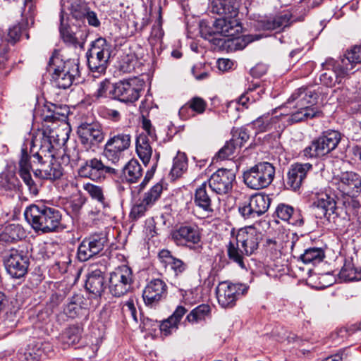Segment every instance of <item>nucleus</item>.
I'll list each match as a JSON object with an SVG mask.
<instances>
[{
	"mask_svg": "<svg viewBox=\"0 0 361 361\" xmlns=\"http://www.w3.org/2000/svg\"><path fill=\"white\" fill-rule=\"evenodd\" d=\"M200 29L201 36L203 38L213 42L215 44H219V42L221 41L218 37L219 32H216L213 24L212 26H210L205 21H202L200 23Z\"/></svg>",
	"mask_w": 361,
	"mask_h": 361,
	"instance_id": "50",
	"label": "nucleus"
},
{
	"mask_svg": "<svg viewBox=\"0 0 361 361\" xmlns=\"http://www.w3.org/2000/svg\"><path fill=\"white\" fill-rule=\"evenodd\" d=\"M142 175V169L137 160L130 159L123 169V176L128 183H136Z\"/></svg>",
	"mask_w": 361,
	"mask_h": 361,
	"instance_id": "38",
	"label": "nucleus"
},
{
	"mask_svg": "<svg viewBox=\"0 0 361 361\" xmlns=\"http://www.w3.org/2000/svg\"><path fill=\"white\" fill-rule=\"evenodd\" d=\"M106 288L105 277L101 270L96 269L88 274L85 288L90 293L94 296H101Z\"/></svg>",
	"mask_w": 361,
	"mask_h": 361,
	"instance_id": "30",
	"label": "nucleus"
},
{
	"mask_svg": "<svg viewBox=\"0 0 361 361\" xmlns=\"http://www.w3.org/2000/svg\"><path fill=\"white\" fill-rule=\"evenodd\" d=\"M49 71L54 85L60 89H68L80 77L78 59L63 60L59 54H54L49 61Z\"/></svg>",
	"mask_w": 361,
	"mask_h": 361,
	"instance_id": "4",
	"label": "nucleus"
},
{
	"mask_svg": "<svg viewBox=\"0 0 361 361\" xmlns=\"http://www.w3.org/2000/svg\"><path fill=\"white\" fill-rule=\"evenodd\" d=\"M317 209V215L319 218L329 216L334 213L336 202L334 198L327 194H322L317 200L314 202Z\"/></svg>",
	"mask_w": 361,
	"mask_h": 361,
	"instance_id": "35",
	"label": "nucleus"
},
{
	"mask_svg": "<svg viewBox=\"0 0 361 361\" xmlns=\"http://www.w3.org/2000/svg\"><path fill=\"white\" fill-rule=\"evenodd\" d=\"M142 128L146 131L147 135L152 140H157V135L155 133L154 127L152 125L150 120L144 116H142Z\"/></svg>",
	"mask_w": 361,
	"mask_h": 361,
	"instance_id": "61",
	"label": "nucleus"
},
{
	"mask_svg": "<svg viewBox=\"0 0 361 361\" xmlns=\"http://www.w3.org/2000/svg\"><path fill=\"white\" fill-rule=\"evenodd\" d=\"M82 303L83 298L80 295H75L64 308V312L68 317L75 318L80 314Z\"/></svg>",
	"mask_w": 361,
	"mask_h": 361,
	"instance_id": "47",
	"label": "nucleus"
},
{
	"mask_svg": "<svg viewBox=\"0 0 361 361\" xmlns=\"http://www.w3.org/2000/svg\"><path fill=\"white\" fill-rule=\"evenodd\" d=\"M167 295V286L159 279L151 280L145 286L142 298L145 304L149 307H155Z\"/></svg>",
	"mask_w": 361,
	"mask_h": 361,
	"instance_id": "20",
	"label": "nucleus"
},
{
	"mask_svg": "<svg viewBox=\"0 0 361 361\" xmlns=\"http://www.w3.org/2000/svg\"><path fill=\"white\" fill-rule=\"evenodd\" d=\"M317 99V92L311 87H301L295 90L286 103V106L291 109L288 121L294 123L320 117L322 112L315 106Z\"/></svg>",
	"mask_w": 361,
	"mask_h": 361,
	"instance_id": "2",
	"label": "nucleus"
},
{
	"mask_svg": "<svg viewBox=\"0 0 361 361\" xmlns=\"http://www.w3.org/2000/svg\"><path fill=\"white\" fill-rule=\"evenodd\" d=\"M25 8H28L29 13L28 16L27 14H25L26 21L23 20L21 23L13 25V26L10 27L8 30L6 39L11 44H15L17 42H18L20 37L23 36V33H25L26 39H29V35L27 33H25V32L28 26V20H30L31 21V23H33V18L35 15L34 6L32 5V7L30 8V1H28L27 6L26 5V2L25 1Z\"/></svg>",
	"mask_w": 361,
	"mask_h": 361,
	"instance_id": "28",
	"label": "nucleus"
},
{
	"mask_svg": "<svg viewBox=\"0 0 361 361\" xmlns=\"http://www.w3.org/2000/svg\"><path fill=\"white\" fill-rule=\"evenodd\" d=\"M275 176V168L269 162H260L243 173L245 185L251 189L260 190L268 187Z\"/></svg>",
	"mask_w": 361,
	"mask_h": 361,
	"instance_id": "7",
	"label": "nucleus"
},
{
	"mask_svg": "<svg viewBox=\"0 0 361 361\" xmlns=\"http://www.w3.org/2000/svg\"><path fill=\"white\" fill-rule=\"evenodd\" d=\"M158 257L165 268L169 267L173 271V276H171V283L176 284L188 268L186 262L173 256L169 250H161L158 254Z\"/></svg>",
	"mask_w": 361,
	"mask_h": 361,
	"instance_id": "21",
	"label": "nucleus"
},
{
	"mask_svg": "<svg viewBox=\"0 0 361 361\" xmlns=\"http://www.w3.org/2000/svg\"><path fill=\"white\" fill-rule=\"evenodd\" d=\"M54 130L45 129L39 131L32 137L30 152L32 154V163L39 166L33 169L34 175L42 179L56 180L63 175V169L59 164L53 161L54 144L56 142Z\"/></svg>",
	"mask_w": 361,
	"mask_h": 361,
	"instance_id": "1",
	"label": "nucleus"
},
{
	"mask_svg": "<svg viewBox=\"0 0 361 361\" xmlns=\"http://www.w3.org/2000/svg\"><path fill=\"white\" fill-rule=\"evenodd\" d=\"M341 139V135L338 131H324L303 149V155L307 158L325 156L336 148Z\"/></svg>",
	"mask_w": 361,
	"mask_h": 361,
	"instance_id": "8",
	"label": "nucleus"
},
{
	"mask_svg": "<svg viewBox=\"0 0 361 361\" xmlns=\"http://www.w3.org/2000/svg\"><path fill=\"white\" fill-rule=\"evenodd\" d=\"M133 282L132 269L127 265L118 267L110 273L109 292L114 297H121L133 289Z\"/></svg>",
	"mask_w": 361,
	"mask_h": 361,
	"instance_id": "10",
	"label": "nucleus"
},
{
	"mask_svg": "<svg viewBox=\"0 0 361 361\" xmlns=\"http://www.w3.org/2000/svg\"><path fill=\"white\" fill-rule=\"evenodd\" d=\"M263 93L264 89L261 88L258 82L250 84L246 91L239 97V103L243 106L254 103L261 98Z\"/></svg>",
	"mask_w": 361,
	"mask_h": 361,
	"instance_id": "39",
	"label": "nucleus"
},
{
	"mask_svg": "<svg viewBox=\"0 0 361 361\" xmlns=\"http://www.w3.org/2000/svg\"><path fill=\"white\" fill-rule=\"evenodd\" d=\"M150 207H152V206L147 205L142 198L140 202L133 207L130 216L133 219H137L142 216Z\"/></svg>",
	"mask_w": 361,
	"mask_h": 361,
	"instance_id": "56",
	"label": "nucleus"
},
{
	"mask_svg": "<svg viewBox=\"0 0 361 361\" xmlns=\"http://www.w3.org/2000/svg\"><path fill=\"white\" fill-rule=\"evenodd\" d=\"M210 307L206 304H202L193 309L186 317L189 323H197L204 320L210 312Z\"/></svg>",
	"mask_w": 361,
	"mask_h": 361,
	"instance_id": "49",
	"label": "nucleus"
},
{
	"mask_svg": "<svg viewBox=\"0 0 361 361\" xmlns=\"http://www.w3.org/2000/svg\"><path fill=\"white\" fill-rule=\"evenodd\" d=\"M247 290L248 286L244 283H231L228 281L220 282L216 289L218 302L223 308H232Z\"/></svg>",
	"mask_w": 361,
	"mask_h": 361,
	"instance_id": "12",
	"label": "nucleus"
},
{
	"mask_svg": "<svg viewBox=\"0 0 361 361\" xmlns=\"http://www.w3.org/2000/svg\"><path fill=\"white\" fill-rule=\"evenodd\" d=\"M4 263L7 273L14 279H20L27 272L29 259L23 251L10 250L4 257Z\"/></svg>",
	"mask_w": 361,
	"mask_h": 361,
	"instance_id": "16",
	"label": "nucleus"
},
{
	"mask_svg": "<svg viewBox=\"0 0 361 361\" xmlns=\"http://www.w3.org/2000/svg\"><path fill=\"white\" fill-rule=\"evenodd\" d=\"M213 25L219 35L229 37L238 36L243 28L238 18H220L213 22Z\"/></svg>",
	"mask_w": 361,
	"mask_h": 361,
	"instance_id": "25",
	"label": "nucleus"
},
{
	"mask_svg": "<svg viewBox=\"0 0 361 361\" xmlns=\"http://www.w3.org/2000/svg\"><path fill=\"white\" fill-rule=\"evenodd\" d=\"M82 189L94 200L99 202L104 208L109 207V204L104 195L103 188L90 183H85Z\"/></svg>",
	"mask_w": 361,
	"mask_h": 361,
	"instance_id": "43",
	"label": "nucleus"
},
{
	"mask_svg": "<svg viewBox=\"0 0 361 361\" xmlns=\"http://www.w3.org/2000/svg\"><path fill=\"white\" fill-rule=\"evenodd\" d=\"M188 103L195 114L204 113L207 107V102L199 97H192L188 101Z\"/></svg>",
	"mask_w": 361,
	"mask_h": 361,
	"instance_id": "57",
	"label": "nucleus"
},
{
	"mask_svg": "<svg viewBox=\"0 0 361 361\" xmlns=\"http://www.w3.org/2000/svg\"><path fill=\"white\" fill-rule=\"evenodd\" d=\"M111 46L106 39L99 37L92 42L86 53L87 66L94 78L104 74L111 54Z\"/></svg>",
	"mask_w": 361,
	"mask_h": 361,
	"instance_id": "6",
	"label": "nucleus"
},
{
	"mask_svg": "<svg viewBox=\"0 0 361 361\" xmlns=\"http://www.w3.org/2000/svg\"><path fill=\"white\" fill-rule=\"evenodd\" d=\"M163 191V185L161 183H156L143 195V199L147 205L152 207L159 199Z\"/></svg>",
	"mask_w": 361,
	"mask_h": 361,
	"instance_id": "51",
	"label": "nucleus"
},
{
	"mask_svg": "<svg viewBox=\"0 0 361 361\" xmlns=\"http://www.w3.org/2000/svg\"><path fill=\"white\" fill-rule=\"evenodd\" d=\"M238 148L231 140L226 142L225 145L218 152L217 156L221 159H228L232 156L235 149Z\"/></svg>",
	"mask_w": 361,
	"mask_h": 361,
	"instance_id": "58",
	"label": "nucleus"
},
{
	"mask_svg": "<svg viewBox=\"0 0 361 361\" xmlns=\"http://www.w3.org/2000/svg\"><path fill=\"white\" fill-rule=\"evenodd\" d=\"M267 71V67L263 63H258L255 67L251 68L250 74L254 78H261Z\"/></svg>",
	"mask_w": 361,
	"mask_h": 361,
	"instance_id": "62",
	"label": "nucleus"
},
{
	"mask_svg": "<svg viewBox=\"0 0 361 361\" xmlns=\"http://www.w3.org/2000/svg\"><path fill=\"white\" fill-rule=\"evenodd\" d=\"M275 213L277 217L288 222L290 224L299 226L303 224V219L300 211L295 210L292 206L279 204L276 209Z\"/></svg>",
	"mask_w": 361,
	"mask_h": 361,
	"instance_id": "31",
	"label": "nucleus"
},
{
	"mask_svg": "<svg viewBox=\"0 0 361 361\" xmlns=\"http://www.w3.org/2000/svg\"><path fill=\"white\" fill-rule=\"evenodd\" d=\"M82 332V327L80 325L70 326L63 333L62 339L68 345H74L80 341Z\"/></svg>",
	"mask_w": 361,
	"mask_h": 361,
	"instance_id": "46",
	"label": "nucleus"
},
{
	"mask_svg": "<svg viewBox=\"0 0 361 361\" xmlns=\"http://www.w3.org/2000/svg\"><path fill=\"white\" fill-rule=\"evenodd\" d=\"M325 257L324 251L320 247H309L306 249L303 254L300 256V259L305 264H317L321 262Z\"/></svg>",
	"mask_w": 361,
	"mask_h": 361,
	"instance_id": "44",
	"label": "nucleus"
},
{
	"mask_svg": "<svg viewBox=\"0 0 361 361\" xmlns=\"http://www.w3.org/2000/svg\"><path fill=\"white\" fill-rule=\"evenodd\" d=\"M290 16L288 14L264 18L258 22V27L264 30L282 29L288 25Z\"/></svg>",
	"mask_w": 361,
	"mask_h": 361,
	"instance_id": "36",
	"label": "nucleus"
},
{
	"mask_svg": "<svg viewBox=\"0 0 361 361\" xmlns=\"http://www.w3.org/2000/svg\"><path fill=\"white\" fill-rule=\"evenodd\" d=\"M26 221L38 233H49L57 230L61 224L59 209L43 204H32L24 212Z\"/></svg>",
	"mask_w": 361,
	"mask_h": 361,
	"instance_id": "3",
	"label": "nucleus"
},
{
	"mask_svg": "<svg viewBox=\"0 0 361 361\" xmlns=\"http://www.w3.org/2000/svg\"><path fill=\"white\" fill-rule=\"evenodd\" d=\"M48 111L50 112L49 115H47L44 117V121H53L55 120H59L60 116L65 117L66 113L68 111L66 106H57L54 104H51L50 106H48Z\"/></svg>",
	"mask_w": 361,
	"mask_h": 361,
	"instance_id": "52",
	"label": "nucleus"
},
{
	"mask_svg": "<svg viewBox=\"0 0 361 361\" xmlns=\"http://www.w3.org/2000/svg\"><path fill=\"white\" fill-rule=\"evenodd\" d=\"M136 152L142 163L146 166L149 162L152 155V148L147 135L141 134L137 137Z\"/></svg>",
	"mask_w": 361,
	"mask_h": 361,
	"instance_id": "37",
	"label": "nucleus"
},
{
	"mask_svg": "<svg viewBox=\"0 0 361 361\" xmlns=\"http://www.w3.org/2000/svg\"><path fill=\"white\" fill-rule=\"evenodd\" d=\"M235 174L232 170L219 169L208 179L209 188L217 195H226L231 192Z\"/></svg>",
	"mask_w": 361,
	"mask_h": 361,
	"instance_id": "15",
	"label": "nucleus"
},
{
	"mask_svg": "<svg viewBox=\"0 0 361 361\" xmlns=\"http://www.w3.org/2000/svg\"><path fill=\"white\" fill-rule=\"evenodd\" d=\"M312 169V165L310 163L292 164L287 173L286 186L295 191L298 190L303 184L307 173Z\"/></svg>",
	"mask_w": 361,
	"mask_h": 361,
	"instance_id": "23",
	"label": "nucleus"
},
{
	"mask_svg": "<svg viewBox=\"0 0 361 361\" xmlns=\"http://www.w3.org/2000/svg\"><path fill=\"white\" fill-rule=\"evenodd\" d=\"M340 276L345 281H360L361 267H355L350 262L345 263L340 271Z\"/></svg>",
	"mask_w": 361,
	"mask_h": 361,
	"instance_id": "48",
	"label": "nucleus"
},
{
	"mask_svg": "<svg viewBox=\"0 0 361 361\" xmlns=\"http://www.w3.org/2000/svg\"><path fill=\"white\" fill-rule=\"evenodd\" d=\"M132 135L129 130L116 128L109 133L104 145L103 155L112 164H117L123 158L131 145Z\"/></svg>",
	"mask_w": 361,
	"mask_h": 361,
	"instance_id": "5",
	"label": "nucleus"
},
{
	"mask_svg": "<svg viewBox=\"0 0 361 361\" xmlns=\"http://www.w3.org/2000/svg\"><path fill=\"white\" fill-rule=\"evenodd\" d=\"M61 25L59 32L63 42L69 47L83 48V45L88 35L87 27L84 26L81 30V34L78 36V32H75L73 27L68 25L63 24V16L62 13L60 16Z\"/></svg>",
	"mask_w": 361,
	"mask_h": 361,
	"instance_id": "24",
	"label": "nucleus"
},
{
	"mask_svg": "<svg viewBox=\"0 0 361 361\" xmlns=\"http://www.w3.org/2000/svg\"><path fill=\"white\" fill-rule=\"evenodd\" d=\"M250 135L246 128H241L236 130L231 140L238 147L240 148L249 140Z\"/></svg>",
	"mask_w": 361,
	"mask_h": 361,
	"instance_id": "53",
	"label": "nucleus"
},
{
	"mask_svg": "<svg viewBox=\"0 0 361 361\" xmlns=\"http://www.w3.org/2000/svg\"><path fill=\"white\" fill-rule=\"evenodd\" d=\"M322 66L326 71L320 75V81L326 87H331L336 83H341L343 79L348 75L338 63L333 59H327L322 63Z\"/></svg>",
	"mask_w": 361,
	"mask_h": 361,
	"instance_id": "22",
	"label": "nucleus"
},
{
	"mask_svg": "<svg viewBox=\"0 0 361 361\" xmlns=\"http://www.w3.org/2000/svg\"><path fill=\"white\" fill-rule=\"evenodd\" d=\"M159 329L161 334L167 336L177 330L178 325L169 317L161 323Z\"/></svg>",
	"mask_w": 361,
	"mask_h": 361,
	"instance_id": "59",
	"label": "nucleus"
},
{
	"mask_svg": "<svg viewBox=\"0 0 361 361\" xmlns=\"http://www.w3.org/2000/svg\"><path fill=\"white\" fill-rule=\"evenodd\" d=\"M178 114L180 118L183 120H187L195 115L191 110V107L188 102L179 109Z\"/></svg>",
	"mask_w": 361,
	"mask_h": 361,
	"instance_id": "64",
	"label": "nucleus"
},
{
	"mask_svg": "<svg viewBox=\"0 0 361 361\" xmlns=\"http://www.w3.org/2000/svg\"><path fill=\"white\" fill-rule=\"evenodd\" d=\"M334 180L343 194L354 197L361 193V176L359 173L351 171L341 172Z\"/></svg>",
	"mask_w": 361,
	"mask_h": 361,
	"instance_id": "17",
	"label": "nucleus"
},
{
	"mask_svg": "<svg viewBox=\"0 0 361 361\" xmlns=\"http://www.w3.org/2000/svg\"><path fill=\"white\" fill-rule=\"evenodd\" d=\"M361 63V45H355L348 49L338 64L348 74L357 64Z\"/></svg>",
	"mask_w": 361,
	"mask_h": 361,
	"instance_id": "33",
	"label": "nucleus"
},
{
	"mask_svg": "<svg viewBox=\"0 0 361 361\" xmlns=\"http://www.w3.org/2000/svg\"><path fill=\"white\" fill-rule=\"evenodd\" d=\"M107 241L106 235L102 233L85 238L78 247V259L84 262L93 258L104 250Z\"/></svg>",
	"mask_w": 361,
	"mask_h": 361,
	"instance_id": "13",
	"label": "nucleus"
},
{
	"mask_svg": "<svg viewBox=\"0 0 361 361\" xmlns=\"http://www.w3.org/2000/svg\"><path fill=\"white\" fill-rule=\"evenodd\" d=\"M188 169V159L185 153L178 152L173 158L170 175L173 178H180Z\"/></svg>",
	"mask_w": 361,
	"mask_h": 361,
	"instance_id": "42",
	"label": "nucleus"
},
{
	"mask_svg": "<svg viewBox=\"0 0 361 361\" xmlns=\"http://www.w3.org/2000/svg\"><path fill=\"white\" fill-rule=\"evenodd\" d=\"M141 90L142 85L139 83L137 79L130 78L114 83L111 92L112 99L127 104L137 101L140 97V92Z\"/></svg>",
	"mask_w": 361,
	"mask_h": 361,
	"instance_id": "14",
	"label": "nucleus"
},
{
	"mask_svg": "<svg viewBox=\"0 0 361 361\" xmlns=\"http://www.w3.org/2000/svg\"><path fill=\"white\" fill-rule=\"evenodd\" d=\"M20 186L16 174L11 171H4L0 175V187L5 190L16 191Z\"/></svg>",
	"mask_w": 361,
	"mask_h": 361,
	"instance_id": "45",
	"label": "nucleus"
},
{
	"mask_svg": "<svg viewBox=\"0 0 361 361\" xmlns=\"http://www.w3.org/2000/svg\"><path fill=\"white\" fill-rule=\"evenodd\" d=\"M262 233L254 227L249 226L238 230L235 241L244 250L246 256H250L257 250L262 240Z\"/></svg>",
	"mask_w": 361,
	"mask_h": 361,
	"instance_id": "19",
	"label": "nucleus"
},
{
	"mask_svg": "<svg viewBox=\"0 0 361 361\" xmlns=\"http://www.w3.org/2000/svg\"><path fill=\"white\" fill-rule=\"evenodd\" d=\"M265 251L271 258H277L281 254V244L276 240L268 238L264 244Z\"/></svg>",
	"mask_w": 361,
	"mask_h": 361,
	"instance_id": "55",
	"label": "nucleus"
},
{
	"mask_svg": "<svg viewBox=\"0 0 361 361\" xmlns=\"http://www.w3.org/2000/svg\"><path fill=\"white\" fill-rule=\"evenodd\" d=\"M26 237V231L21 225L18 224H11L5 226L0 233V242L14 243L25 239Z\"/></svg>",
	"mask_w": 361,
	"mask_h": 361,
	"instance_id": "32",
	"label": "nucleus"
},
{
	"mask_svg": "<svg viewBox=\"0 0 361 361\" xmlns=\"http://www.w3.org/2000/svg\"><path fill=\"white\" fill-rule=\"evenodd\" d=\"M114 87V84H111L109 80H104L101 82L94 94L97 99L102 97H110L112 99L111 90Z\"/></svg>",
	"mask_w": 361,
	"mask_h": 361,
	"instance_id": "54",
	"label": "nucleus"
},
{
	"mask_svg": "<svg viewBox=\"0 0 361 361\" xmlns=\"http://www.w3.org/2000/svg\"><path fill=\"white\" fill-rule=\"evenodd\" d=\"M240 2L238 0H213L212 12L224 17L238 18Z\"/></svg>",
	"mask_w": 361,
	"mask_h": 361,
	"instance_id": "29",
	"label": "nucleus"
},
{
	"mask_svg": "<svg viewBox=\"0 0 361 361\" xmlns=\"http://www.w3.org/2000/svg\"><path fill=\"white\" fill-rule=\"evenodd\" d=\"M32 169L29 157L25 149H22V156L19 161V175L27 186L30 193L36 196L39 193V186L33 180L30 174Z\"/></svg>",
	"mask_w": 361,
	"mask_h": 361,
	"instance_id": "27",
	"label": "nucleus"
},
{
	"mask_svg": "<svg viewBox=\"0 0 361 361\" xmlns=\"http://www.w3.org/2000/svg\"><path fill=\"white\" fill-rule=\"evenodd\" d=\"M208 188L206 181L199 185L195 190L193 200L195 205L209 216L214 212V197L209 193Z\"/></svg>",
	"mask_w": 361,
	"mask_h": 361,
	"instance_id": "26",
	"label": "nucleus"
},
{
	"mask_svg": "<svg viewBox=\"0 0 361 361\" xmlns=\"http://www.w3.org/2000/svg\"><path fill=\"white\" fill-rule=\"evenodd\" d=\"M249 201L257 216H259L268 210L271 200L269 195L259 193L252 195Z\"/></svg>",
	"mask_w": 361,
	"mask_h": 361,
	"instance_id": "41",
	"label": "nucleus"
},
{
	"mask_svg": "<svg viewBox=\"0 0 361 361\" xmlns=\"http://www.w3.org/2000/svg\"><path fill=\"white\" fill-rule=\"evenodd\" d=\"M279 123V118L269 114H264L251 123L256 133L271 131L276 129Z\"/></svg>",
	"mask_w": 361,
	"mask_h": 361,
	"instance_id": "34",
	"label": "nucleus"
},
{
	"mask_svg": "<svg viewBox=\"0 0 361 361\" xmlns=\"http://www.w3.org/2000/svg\"><path fill=\"white\" fill-rule=\"evenodd\" d=\"M238 212L244 219L255 218L257 216L249 200L239 206Z\"/></svg>",
	"mask_w": 361,
	"mask_h": 361,
	"instance_id": "60",
	"label": "nucleus"
},
{
	"mask_svg": "<svg viewBox=\"0 0 361 361\" xmlns=\"http://www.w3.org/2000/svg\"><path fill=\"white\" fill-rule=\"evenodd\" d=\"M171 240L178 247L190 250L199 246L202 239L201 231L197 224L182 223L171 231Z\"/></svg>",
	"mask_w": 361,
	"mask_h": 361,
	"instance_id": "9",
	"label": "nucleus"
},
{
	"mask_svg": "<svg viewBox=\"0 0 361 361\" xmlns=\"http://www.w3.org/2000/svg\"><path fill=\"white\" fill-rule=\"evenodd\" d=\"M80 141L87 149L101 143L104 134L101 126L97 123H82L78 129Z\"/></svg>",
	"mask_w": 361,
	"mask_h": 361,
	"instance_id": "18",
	"label": "nucleus"
},
{
	"mask_svg": "<svg viewBox=\"0 0 361 361\" xmlns=\"http://www.w3.org/2000/svg\"><path fill=\"white\" fill-rule=\"evenodd\" d=\"M118 170L106 165L101 158L87 159L78 169L80 177L90 178L93 181H102L109 176H117Z\"/></svg>",
	"mask_w": 361,
	"mask_h": 361,
	"instance_id": "11",
	"label": "nucleus"
},
{
	"mask_svg": "<svg viewBox=\"0 0 361 361\" xmlns=\"http://www.w3.org/2000/svg\"><path fill=\"white\" fill-rule=\"evenodd\" d=\"M240 245L235 242L230 241L227 247V255L230 260L236 263L240 268L246 269V264L245 259L246 255L244 252V250L240 248Z\"/></svg>",
	"mask_w": 361,
	"mask_h": 361,
	"instance_id": "40",
	"label": "nucleus"
},
{
	"mask_svg": "<svg viewBox=\"0 0 361 361\" xmlns=\"http://www.w3.org/2000/svg\"><path fill=\"white\" fill-rule=\"evenodd\" d=\"M187 312V310L181 305L176 307L172 315L169 318L178 325L183 315Z\"/></svg>",
	"mask_w": 361,
	"mask_h": 361,
	"instance_id": "63",
	"label": "nucleus"
}]
</instances>
